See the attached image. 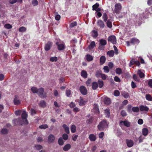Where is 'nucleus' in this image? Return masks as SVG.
I'll list each match as a JSON object with an SVG mask.
<instances>
[{
    "label": "nucleus",
    "instance_id": "4c0bfd02",
    "mask_svg": "<svg viewBox=\"0 0 152 152\" xmlns=\"http://www.w3.org/2000/svg\"><path fill=\"white\" fill-rule=\"evenodd\" d=\"M104 103L105 104H109L110 103V100L109 98H105L104 101Z\"/></svg>",
    "mask_w": 152,
    "mask_h": 152
},
{
    "label": "nucleus",
    "instance_id": "412c9836",
    "mask_svg": "<svg viewBox=\"0 0 152 152\" xmlns=\"http://www.w3.org/2000/svg\"><path fill=\"white\" fill-rule=\"evenodd\" d=\"M86 59L88 61H90L93 60V57L89 54H87L86 56Z\"/></svg>",
    "mask_w": 152,
    "mask_h": 152
},
{
    "label": "nucleus",
    "instance_id": "f8f14e48",
    "mask_svg": "<svg viewBox=\"0 0 152 152\" xmlns=\"http://www.w3.org/2000/svg\"><path fill=\"white\" fill-rule=\"evenodd\" d=\"M140 109L141 111H148L149 109V108L146 106H144L143 105H141L140 107Z\"/></svg>",
    "mask_w": 152,
    "mask_h": 152
},
{
    "label": "nucleus",
    "instance_id": "a211bd4d",
    "mask_svg": "<svg viewBox=\"0 0 152 152\" xmlns=\"http://www.w3.org/2000/svg\"><path fill=\"white\" fill-rule=\"evenodd\" d=\"M121 95L125 98L127 99L129 97V93L126 92L125 91H123L121 92Z\"/></svg>",
    "mask_w": 152,
    "mask_h": 152
},
{
    "label": "nucleus",
    "instance_id": "13d9d810",
    "mask_svg": "<svg viewBox=\"0 0 152 152\" xmlns=\"http://www.w3.org/2000/svg\"><path fill=\"white\" fill-rule=\"evenodd\" d=\"M8 132L7 130L6 129H2L1 132L2 134H6Z\"/></svg>",
    "mask_w": 152,
    "mask_h": 152
},
{
    "label": "nucleus",
    "instance_id": "c756f323",
    "mask_svg": "<svg viewBox=\"0 0 152 152\" xmlns=\"http://www.w3.org/2000/svg\"><path fill=\"white\" fill-rule=\"evenodd\" d=\"M81 75L82 77L84 78H86L87 77V72L84 70H83L81 71Z\"/></svg>",
    "mask_w": 152,
    "mask_h": 152
},
{
    "label": "nucleus",
    "instance_id": "0e129e2a",
    "mask_svg": "<svg viewBox=\"0 0 152 152\" xmlns=\"http://www.w3.org/2000/svg\"><path fill=\"white\" fill-rule=\"evenodd\" d=\"M113 48H114V50L115 51V54H116V55H117L118 54V50L117 47H116V46H115V45H114L113 46Z\"/></svg>",
    "mask_w": 152,
    "mask_h": 152
},
{
    "label": "nucleus",
    "instance_id": "a18cd8bd",
    "mask_svg": "<svg viewBox=\"0 0 152 152\" xmlns=\"http://www.w3.org/2000/svg\"><path fill=\"white\" fill-rule=\"evenodd\" d=\"M104 71L105 73H108L109 71V67L107 66H105L103 68Z\"/></svg>",
    "mask_w": 152,
    "mask_h": 152
},
{
    "label": "nucleus",
    "instance_id": "393cba45",
    "mask_svg": "<svg viewBox=\"0 0 152 152\" xmlns=\"http://www.w3.org/2000/svg\"><path fill=\"white\" fill-rule=\"evenodd\" d=\"M106 58L105 56H102L100 58V61L101 64H103L105 62Z\"/></svg>",
    "mask_w": 152,
    "mask_h": 152
},
{
    "label": "nucleus",
    "instance_id": "774afa93",
    "mask_svg": "<svg viewBox=\"0 0 152 152\" xmlns=\"http://www.w3.org/2000/svg\"><path fill=\"white\" fill-rule=\"evenodd\" d=\"M121 114L123 116H125L126 115V113L124 110H122L121 113Z\"/></svg>",
    "mask_w": 152,
    "mask_h": 152
},
{
    "label": "nucleus",
    "instance_id": "c03bdc74",
    "mask_svg": "<svg viewBox=\"0 0 152 152\" xmlns=\"http://www.w3.org/2000/svg\"><path fill=\"white\" fill-rule=\"evenodd\" d=\"M58 142L60 145H62L64 144V141L61 137H60L59 139Z\"/></svg>",
    "mask_w": 152,
    "mask_h": 152
},
{
    "label": "nucleus",
    "instance_id": "09e8293b",
    "mask_svg": "<svg viewBox=\"0 0 152 152\" xmlns=\"http://www.w3.org/2000/svg\"><path fill=\"white\" fill-rule=\"evenodd\" d=\"M116 73L118 74H120L122 72L121 69L119 68H117L115 70Z\"/></svg>",
    "mask_w": 152,
    "mask_h": 152
},
{
    "label": "nucleus",
    "instance_id": "bb28decb",
    "mask_svg": "<svg viewBox=\"0 0 152 152\" xmlns=\"http://www.w3.org/2000/svg\"><path fill=\"white\" fill-rule=\"evenodd\" d=\"M149 13L147 12H145L143 13V14H141L140 15V17L141 18H147L148 17V15Z\"/></svg>",
    "mask_w": 152,
    "mask_h": 152
},
{
    "label": "nucleus",
    "instance_id": "79ce46f5",
    "mask_svg": "<svg viewBox=\"0 0 152 152\" xmlns=\"http://www.w3.org/2000/svg\"><path fill=\"white\" fill-rule=\"evenodd\" d=\"M132 110L134 112H138L139 111V109L137 107H133L132 108Z\"/></svg>",
    "mask_w": 152,
    "mask_h": 152
},
{
    "label": "nucleus",
    "instance_id": "338daca9",
    "mask_svg": "<svg viewBox=\"0 0 152 152\" xmlns=\"http://www.w3.org/2000/svg\"><path fill=\"white\" fill-rule=\"evenodd\" d=\"M138 123L140 125H142L143 123V121L142 119H139L137 121Z\"/></svg>",
    "mask_w": 152,
    "mask_h": 152
},
{
    "label": "nucleus",
    "instance_id": "72a5a7b5",
    "mask_svg": "<svg viewBox=\"0 0 152 152\" xmlns=\"http://www.w3.org/2000/svg\"><path fill=\"white\" fill-rule=\"evenodd\" d=\"M102 18L105 22H106L107 20L108 17L106 13H104L103 14Z\"/></svg>",
    "mask_w": 152,
    "mask_h": 152
},
{
    "label": "nucleus",
    "instance_id": "0eeeda50",
    "mask_svg": "<svg viewBox=\"0 0 152 152\" xmlns=\"http://www.w3.org/2000/svg\"><path fill=\"white\" fill-rule=\"evenodd\" d=\"M97 25L100 28H103L105 26L104 24L101 20H99L97 22Z\"/></svg>",
    "mask_w": 152,
    "mask_h": 152
},
{
    "label": "nucleus",
    "instance_id": "e433bc0d",
    "mask_svg": "<svg viewBox=\"0 0 152 152\" xmlns=\"http://www.w3.org/2000/svg\"><path fill=\"white\" fill-rule=\"evenodd\" d=\"M98 82L99 88H101L104 85V83L103 81L102 80H99Z\"/></svg>",
    "mask_w": 152,
    "mask_h": 152
},
{
    "label": "nucleus",
    "instance_id": "864d4df0",
    "mask_svg": "<svg viewBox=\"0 0 152 152\" xmlns=\"http://www.w3.org/2000/svg\"><path fill=\"white\" fill-rule=\"evenodd\" d=\"M35 148L38 150H40L42 148V146L39 145H37L35 146Z\"/></svg>",
    "mask_w": 152,
    "mask_h": 152
},
{
    "label": "nucleus",
    "instance_id": "2f4dec72",
    "mask_svg": "<svg viewBox=\"0 0 152 152\" xmlns=\"http://www.w3.org/2000/svg\"><path fill=\"white\" fill-rule=\"evenodd\" d=\"M39 105L41 107H45L46 106V102L44 101H41L40 102V103L39 104Z\"/></svg>",
    "mask_w": 152,
    "mask_h": 152
},
{
    "label": "nucleus",
    "instance_id": "6ab92c4d",
    "mask_svg": "<svg viewBox=\"0 0 152 152\" xmlns=\"http://www.w3.org/2000/svg\"><path fill=\"white\" fill-rule=\"evenodd\" d=\"M126 142L127 146L129 147H132L134 144L133 141L131 140H126Z\"/></svg>",
    "mask_w": 152,
    "mask_h": 152
},
{
    "label": "nucleus",
    "instance_id": "1a4fd4ad",
    "mask_svg": "<svg viewBox=\"0 0 152 152\" xmlns=\"http://www.w3.org/2000/svg\"><path fill=\"white\" fill-rule=\"evenodd\" d=\"M56 44L57 45L58 49L59 50H62L64 48V44H59L57 42L56 43Z\"/></svg>",
    "mask_w": 152,
    "mask_h": 152
},
{
    "label": "nucleus",
    "instance_id": "9b49d317",
    "mask_svg": "<svg viewBox=\"0 0 152 152\" xmlns=\"http://www.w3.org/2000/svg\"><path fill=\"white\" fill-rule=\"evenodd\" d=\"M86 101L84 100L82 98V97H80L79 99V105L80 106H82L84 105L86 102Z\"/></svg>",
    "mask_w": 152,
    "mask_h": 152
},
{
    "label": "nucleus",
    "instance_id": "c9c22d12",
    "mask_svg": "<svg viewBox=\"0 0 152 152\" xmlns=\"http://www.w3.org/2000/svg\"><path fill=\"white\" fill-rule=\"evenodd\" d=\"M137 73L140 78L143 77L145 76L144 74L140 70H139L137 71Z\"/></svg>",
    "mask_w": 152,
    "mask_h": 152
},
{
    "label": "nucleus",
    "instance_id": "58836bf2",
    "mask_svg": "<svg viewBox=\"0 0 152 152\" xmlns=\"http://www.w3.org/2000/svg\"><path fill=\"white\" fill-rule=\"evenodd\" d=\"M114 52L113 50H111L107 52V54L110 57H113L114 55Z\"/></svg>",
    "mask_w": 152,
    "mask_h": 152
},
{
    "label": "nucleus",
    "instance_id": "49530a36",
    "mask_svg": "<svg viewBox=\"0 0 152 152\" xmlns=\"http://www.w3.org/2000/svg\"><path fill=\"white\" fill-rule=\"evenodd\" d=\"M133 79L136 81L139 82L140 80L139 78L137 77V76L135 74L133 75Z\"/></svg>",
    "mask_w": 152,
    "mask_h": 152
},
{
    "label": "nucleus",
    "instance_id": "69168bd1",
    "mask_svg": "<svg viewBox=\"0 0 152 152\" xmlns=\"http://www.w3.org/2000/svg\"><path fill=\"white\" fill-rule=\"evenodd\" d=\"M101 77L102 79L104 80H105L107 78V76L106 75L104 74H102L101 73H100Z\"/></svg>",
    "mask_w": 152,
    "mask_h": 152
},
{
    "label": "nucleus",
    "instance_id": "39448f33",
    "mask_svg": "<svg viewBox=\"0 0 152 152\" xmlns=\"http://www.w3.org/2000/svg\"><path fill=\"white\" fill-rule=\"evenodd\" d=\"M108 41L110 42L113 44L116 43V39L115 36L111 35L108 37Z\"/></svg>",
    "mask_w": 152,
    "mask_h": 152
},
{
    "label": "nucleus",
    "instance_id": "c85d7f7f",
    "mask_svg": "<svg viewBox=\"0 0 152 152\" xmlns=\"http://www.w3.org/2000/svg\"><path fill=\"white\" fill-rule=\"evenodd\" d=\"M76 126L75 125H72L71 127V131L72 133H74L75 132L76 130Z\"/></svg>",
    "mask_w": 152,
    "mask_h": 152
},
{
    "label": "nucleus",
    "instance_id": "f3484780",
    "mask_svg": "<svg viewBox=\"0 0 152 152\" xmlns=\"http://www.w3.org/2000/svg\"><path fill=\"white\" fill-rule=\"evenodd\" d=\"M54 139L55 137L53 135L50 134L49 136L48 137V140L49 142H53L54 141Z\"/></svg>",
    "mask_w": 152,
    "mask_h": 152
},
{
    "label": "nucleus",
    "instance_id": "603ef678",
    "mask_svg": "<svg viewBox=\"0 0 152 152\" xmlns=\"http://www.w3.org/2000/svg\"><path fill=\"white\" fill-rule=\"evenodd\" d=\"M30 113L31 115H33L36 114V111L35 110H34L33 108H31L30 110Z\"/></svg>",
    "mask_w": 152,
    "mask_h": 152
},
{
    "label": "nucleus",
    "instance_id": "f257e3e1",
    "mask_svg": "<svg viewBox=\"0 0 152 152\" xmlns=\"http://www.w3.org/2000/svg\"><path fill=\"white\" fill-rule=\"evenodd\" d=\"M28 116V114L26 111H23L21 115L22 120L20 118H18V119H14L12 121L14 125H22L23 124H27L28 123L27 118Z\"/></svg>",
    "mask_w": 152,
    "mask_h": 152
},
{
    "label": "nucleus",
    "instance_id": "2eb2a0df",
    "mask_svg": "<svg viewBox=\"0 0 152 152\" xmlns=\"http://www.w3.org/2000/svg\"><path fill=\"white\" fill-rule=\"evenodd\" d=\"M62 127L64 129L65 132L67 134H69V127L66 124H64L63 125Z\"/></svg>",
    "mask_w": 152,
    "mask_h": 152
},
{
    "label": "nucleus",
    "instance_id": "4be33fe9",
    "mask_svg": "<svg viewBox=\"0 0 152 152\" xmlns=\"http://www.w3.org/2000/svg\"><path fill=\"white\" fill-rule=\"evenodd\" d=\"M14 102L15 105H18L20 104V101L17 96H15L14 100Z\"/></svg>",
    "mask_w": 152,
    "mask_h": 152
},
{
    "label": "nucleus",
    "instance_id": "4468645a",
    "mask_svg": "<svg viewBox=\"0 0 152 152\" xmlns=\"http://www.w3.org/2000/svg\"><path fill=\"white\" fill-rule=\"evenodd\" d=\"M114 132L118 136H119L122 134V132L121 130L117 128H116L114 129Z\"/></svg>",
    "mask_w": 152,
    "mask_h": 152
},
{
    "label": "nucleus",
    "instance_id": "f704fd0d",
    "mask_svg": "<svg viewBox=\"0 0 152 152\" xmlns=\"http://www.w3.org/2000/svg\"><path fill=\"white\" fill-rule=\"evenodd\" d=\"M71 148V145L69 144H67L65 145L63 148V150L64 151L68 150Z\"/></svg>",
    "mask_w": 152,
    "mask_h": 152
},
{
    "label": "nucleus",
    "instance_id": "423d86ee",
    "mask_svg": "<svg viewBox=\"0 0 152 152\" xmlns=\"http://www.w3.org/2000/svg\"><path fill=\"white\" fill-rule=\"evenodd\" d=\"M80 90L81 93L83 95H86L87 94V89L84 86H80Z\"/></svg>",
    "mask_w": 152,
    "mask_h": 152
},
{
    "label": "nucleus",
    "instance_id": "f03ea898",
    "mask_svg": "<svg viewBox=\"0 0 152 152\" xmlns=\"http://www.w3.org/2000/svg\"><path fill=\"white\" fill-rule=\"evenodd\" d=\"M31 91L35 94H37L41 98H44L46 96V94L44 92V89L42 88L37 89L35 87H32Z\"/></svg>",
    "mask_w": 152,
    "mask_h": 152
},
{
    "label": "nucleus",
    "instance_id": "aec40b11",
    "mask_svg": "<svg viewBox=\"0 0 152 152\" xmlns=\"http://www.w3.org/2000/svg\"><path fill=\"white\" fill-rule=\"evenodd\" d=\"M96 46V44L94 41H92L91 42L90 45L88 46L89 50H91L94 48Z\"/></svg>",
    "mask_w": 152,
    "mask_h": 152
},
{
    "label": "nucleus",
    "instance_id": "052dcab7",
    "mask_svg": "<svg viewBox=\"0 0 152 152\" xmlns=\"http://www.w3.org/2000/svg\"><path fill=\"white\" fill-rule=\"evenodd\" d=\"M62 137L63 139L65 140H66L68 137V135L66 134H63Z\"/></svg>",
    "mask_w": 152,
    "mask_h": 152
},
{
    "label": "nucleus",
    "instance_id": "20e7f679",
    "mask_svg": "<svg viewBox=\"0 0 152 152\" xmlns=\"http://www.w3.org/2000/svg\"><path fill=\"white\" fill-rule=\"evenodd\" d=\"M121 9V6L120 3L116 4L115 5L114 11L117 14H119Z\"/></svg>",
    "mask_w": 152,
    "mask_h": 152
},
{
    "label": "nucleus",
    "instance_id": "7ed1b4c3",
    "mask_svg": "<svg viewBox=\"0 0 152 152\" xmlns=\"http://www.w3.org/2000/svg\"><path fill=\"white\" fill-rule=\"evenodd\" d=\"M108 124L105 121H103L100 122L97 126V128L100 131H102L105 130L107 128Z\"/></svg>",
    "mask_w": 152,
    "mask_h": 152
},
{
    "label": "nucleus",
    "instance_id": "5fc2aeb1",
    "mask_svg": "<svg viewBox=\"0 0 152 152\" xmlns=\"http://www.w3.org/2000/svg\"><path fill=\"white\" fill-rule=\"evenodd\" d=\"M114 94L115 96H117L119 95L120 92L118 90H116L114 91Z\"/></svg>",
    "mask_w": 152,
    "mask_h": 152
},
{
    "label": "nucleus",
    "instance_id": "dca6fc26",
    "mask_svg": "<svg viewBox=\"0 0 152 152\" xmlns=\"http://www.w3.org/2000/svg\"><path fill=\"white\" fill-rule=\"evenodd\" d=\"M89 138L90 141H94L96 139V137L95 135L93 134H90L89 136Z\"/></svg>",
    "mask_w": 152,
    "mask_h": 152
},
{
    "label": "nucleus",
    "instance_id": "6e6d98bb",
    "mask_svg": "<svg viewBox=\"0 0 152 152\" xmlns=\"http://www.w3.org/2000/svg\"><path fill=\"white\" fill-rule=\"evenodd\" d=\"M4 27L5 28L7 29H10L12 28V26L9 24H5L4 26Z\"/></svg>",
    "mask_w": 152,
    "mask_h": 152
},
{
    "label": "nucleus",
    "instance_id": "473e14b6",
    "mask_svg": "<svg viewBox=\"0 0 152 152\" xmlns=\"http://www.w3.org/2000/svg\"><path fill=\"white\" fill-rule=\"evenodd\" d=\"M145 98L146 100L148 101H152V97L149 94H146L145 95Z\"/></svg>",
    "mask_w": 152,
    "mask_h": 152
},
{
    "label": "nucleus",
    "instance_id": "8fccbe9b",
    "mask_svg": "<svg viewBox=\"0 0 152 152\" xmlns=\"http://www.w3.org/2000/svg\"><path fill=\"white\" fill-rule=\"evenodd\" d=\"M148 84L149 86L152 88V79H149L148 80Z\"/></svg>",
    "mask_w": 152,
    "mask_h": 152
},
{
    "label": "nucleus",
    "instance_id": "37998d69",
    "mask_svg": "<svg viewBox=\"0 0 152 152\" xmlns=\"http://www.w3.org/2000/svg\"><path fill=\"white\" fill-rule=\"evenodd\" d=\"M48 127V125L46 124H44L42 125L39 126V128L41 129H45Z\"/></svg>",
    "mask_w": 152,
    "mask_h": 152
},
{
    "label": "nucleus",
    "instance_id": "9d476101",
    "mask_svg": "<svg viewBox=\"0 0 152 152\" xmlns=\"http://www.w3.org/2000/svg\"><path fill=\"white\" fill-rule=\"evenodd\" d=\"M139 42V40L136 38H133L131 40L130 43L134 45L137 44Z\"/></svg>",
    "mask_w": 152,
    "mask_h": 152
},
{
    "label": "nucleus",
    "instance_id": "ddd939ff",
    "mask_svg": "<svg viewBox=\"0 0 152 152\" xmlns=\"http://www.w3.org/2000/svg\"><path fill=\"white\" fill-rule=\"evenodd\" d=\"M120 124L121 125L123 124L127 127H129L130 126V123L127 121H121L120 122Z\"/></svg>",
    "mask_w": 152,
    "mask_h": 152
},
{
    "label": "nucleus",
    "instance_id": "a878e982",
    "mask_svg": "<svg viewBox=\"0 0 152 152\" xmlns=\"http://www.w3.org/2000/svg\"><path fill=\"white\" fill-rule=\"evenodd\" d=\"M98 87V83L96 82H94L92 84V88L94 90H96Z\"/></svg>",
    "mask_w": 152,
    "mask_h": 152
},
{
    "label": "nucleus",
    "instance_id": "de8ad7c7",
    "mask_svg": "<svg viewBox=\"0 0 152 152\" xmlns=\"http://www.w3.org/2000/svg\"><path fill=\"white\" fill-rule=\"evenodd\" d=\"M92 35L94 37H96L98 36L97 32L96 31L93 30L92 31Z\"/></svg>",
    "mask_w": 152,
    "mask_h": 152
},
{
    "label": "nucleus",
    "instance_id": "7c9ffc66",
    "mask_svg": "<svg viewBox=\"0 0 152 152\" xmlns=\"http://www.w3.org/2000/svg\"><path fill=\"white\" fill-rule=\"evenodd\" d=\"M106 24L107 26L110 28H111L112 27V22L110 19L107 21Z\"/></svg>",
    "mask_w": 152,
    "mask_h": 152
},
{
    "label": "nucleus",
    "instance_id": "680f3d73",
    "mask_svg": "<svg viewBox=\"0 0 152 152\" xmlns=\"http://www.w3.org/2000/svg\"><path fill=\"white\" fill-rule=\"evenodd\" d=\"M104 133L103 132H101L99 134V138L102 139L104 135Z\"/></svg>",
    "mask_w": 152,
    "mask_h": 152
},
{
    "label": "nucleus",
    "instance_id": "4d7b16f0",
    "mask_svg": "<svg viewBox=\"0 0 152 152\" xmlns=\"http://www.w3.org/2000/svg\"><path fill=\"white\" fill-rule=\"evenodd\" d=\"M26 30V28L24 27H21L19 29V31L20 32H23Z\"/></svg>",
    "mask_w": 152,
    "mask_h": 152
},
{
    "label": "nucleus",
    "instance_id": "3c124183",
    "mask_svg": "<svg viewBox=\"0 0 152 152\" xmlns=\"http://www.w3.org/2000/svg\"><path fill=\"white\" fill-rule=\"evenodd\" d=\"M32 4L34 6H37L38 4V2L37 0H33L32 1Z\"/></svg>",
    "mask_w": 152,
    "mask_h": 152
},
{
    "label": "nucleus",
    "instance_id": "a19ab883",
    "mask_svg": "<svg viewBox=\"0 0 152 152\" xmlns=\"http://www.w3.org/2000/svg\"><path fill=\"white\" fill-rule=\"evenodd\" d=\"M99 6V4L96 3L95 4L93 5L92 6V10H96L98 7Z\"/></svg>",
    "mask_w": 152,
    "mask_h": 152
},
{
    "label": "nucleus",
    "instance_id": "cd10ccee",
    "mask_svg": "<svg viewBox=\"0 0 152 152\" xmlns=\"http://www.w3.org/2000/svg\"><path fill=\"white\" fill-rule=\"evenodd\" d=\"M142 132L143 135L146 136L148 135V130L147 128H144L142 129Z\"/></svg>",
    "mask_w": 152,
    "mask_h": 152
},
{
    "label": "nucleus",
    "instance_id": "b1692460",
    "mask_svg": "<svg viewBox=\"0 0 152 152\" xmlns=\"http://www.w3.org/2000/svg\"><path fill=\"white\" fill-rule=\"evenodd\" d=\"M99 42L101 45L104 46L107 44L106 41L104 39L100 40Z\"/></svg>",
    "mask_w": 152,
    "mask_h": 152
},
{
    "label": "nucleus",
    "instance_id": "ea45409f",
    "mask_svg": "<svg viewBox=\"0 0 152 152\" xmlns=\"http://www.w3.org/2000/svg\"><path fill=\"white\" fill-rule=\"evenodd\" d=\"M58 60V58L56 56L52 57L50 58V60L51 62H56Z\"/></svg>",
    "mask_w": 152,
    "mask_h": 152
},
{
    "label": "nucleus",
    "instance_id": "6e6552de",
    "mask_svg": "<svg viewBox=\"0 0 152 152\" xmlns=\"http://www.w3.org/2000/svg\"><path fill=\"white\" fill-rule=\"evenodd\" d=\"M52 45V43L48 42L47 44L45 45V49L46 51L49 50L50 48Z\"/></svg>",
    "mask_w": 152,
    "mask_h": 152
},
{
    "label": "nucleus",
    "instance_id": "bf43d9fd",
    "mask_svg": "<svg viewBox=\"0 0 152 152\" xmlns=\"http://www.w3.org/2000/svg\"><path fill=\"white\" fill-rule=\"evenodd\" d=\"M77 23L76 22H74L72 23H70V26L72 28L74 27L75 26H77Z\"/></svg>",
    "mask_w": 152,
    "mask_h": 152
},
{
    "label": "nucleus",
    "instance_id": "5701e85b",
    "mask_svg": "<svg viewBox=\"0 0 152 152\" xmlns=\"http://www.w3.org/2000/svg\"><path fill=\"white\" fill-rule=\"evenodd\" d=\"M110 110L108 109H107L104 110V114L106 117L109 118L110 117Z\"/></svg>",
    "mask_w": 152,
    "mask_h": 152
},
{
    "label": "nucleus",
    "instance_id": "e2e57ef3",
    "mask_svg": "<svg viewBox=\"0 0 152 152\" xmlns=\"http://www.w3.org/2000/svg\"><path fill=\"white\" fill-rule=\"evenodd\" d=\"M71 91L69 90H66V94L67 96L69 97L71 94Z\"/></svg>",
    "mask_w": 152,
    "mask_h": 152
}]
</instances>
